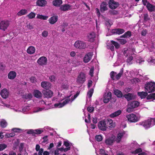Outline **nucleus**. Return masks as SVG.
<instances>
[{
  "instance_id": "53",
  "label": "nucleus",
  "mask_w": 155,
  "mask_h": 155,
  "mask_svg": "<svg viewBox=\"0 0 155 155\" xmlns=\"http://www.w3.org/2000/svg\"><path fill=\"white\" fill-rule=\"evenodd\" d=\"M95 139L98 141H100L102 140V137L101 135H98L95 136Z\"/></svg>"
},
{
  "instance_id": "18",
  "label": "nucleus",
  "mask_w": 155,
  "mask_h": 155,
  "mask_svg": "<svg viewBox=\"0 0 155 155\" xmlns=\"http://www.w3.org/2000/svg\"><path fill=\"white\" fill-rule=\"evenodd\" d=\"M43 130H42L36 129L35 130H30L27 132V133L29 134H40L42 132Z\"/></svg>"
},
{
  "instance_id": "59",
  "label": "nucleus",
  "mask_w": 155,
  "mask_h": 155,
  "mask_svg": "<svg viewBox=\"0 0 155 155\" xmlns=\"http://www.w3.org/2000/svg\"><path fill=\"white\" fill-rule=\"evenodd\" d=\"M64 145L66 147H71V144L68 141H64Z\"/></svg>"
},
{
  "instance_id": "30",
  "label": "nucleus",
  "mask_w": 155,
  "mask_h": 155,
  "mask_svg": "<svg viewBox=\"0 0 155 155\" xmlns=\"http://www.w3.org/2000/svg\"><path fill=\"white\" fill-rule=\"evenodd\" d=\"M121 110H119L111 114L110 115V116L111 118H114L118 116L121 113Z\"/></svg>"
},
{
  "instance_id": "39",
  "label": "nucleus",
  "mask_w": 155,
  "mask_h": 155,
  "mask_svg": "<svg viewBox=\"0 0 155 155\" xmlns=\"http://www.w3.org/2000/svg\"><path fill=\"white\" fill-rule=\"evenodd\" d=\"M114 93L118 97H120L122 96V94L121 91L118 90H115Z\"/></svg>"
},
{
  "instance_id": "40",
  "label": "nucleus",
  "mask_w": 155,
  "mask_h": 155,
  "mask_svg": "<svg viewBox=\"0 0 155 155\" xmlns=\"http://www.w3.org/2000/svg\"><path fill=\"white\" fill-rule=\"evenodd\" d=\"M123 73V69L121 68L120 69L119 73L118 74L116 75L115 76L117 80L119 79L120 78L121 76L122 75Z\"/></svg>"
},
{
  "instance_id": "8",
  "label": "nucleus",
  "mask_w": 155,
  "mask_h": 155,
  "mask_svg": "<svg viewBox=\"0 0 155 155\" xmlns=\"http://www.w3.org/2000/svg\"><path fill=\"white\" fill-rule=\"evenodd\" d=\"M104 121L107 128L108 127L110 129H111L115 126V124L113 123L112 120L111 119L109 118L106 119L104 120Z\"/></svg>"
},
{
  "instance_id": "45",
  "label": "nucleus",
  "mask_w": 155,
  "mask_h": 155,
  "mask_svg": "<svg viewBox=\"0 0 155 155\" xmlns=\"http://www.w3.org/2000/svg\"><path fill=\"white\" fill-rule=\"evenodd\" d=\"M147 99H155V93H152L148 95L147 97Z\"/></svg>"
},
{
  "instance_id": "37",
  "label": "nucleus",
  "mask_w": 155,
  "mask_h": 155,
  "mask_svg": "<svg viewBox=\"0 0 155 155\" xmlns=\"http://www.w3.org/2000/svg\"><path fill=\"white\" fill-rule=\"evenodd\" d=\"M28 13L27 10L25 9H22L18 13L17 15L19 16L25 15Z\"/></svg>"
},
{
  "instance_id": "14",
  "label": "nucleus",
  "mask_w": 155,
  "mask_h": 155,
  "mask_svg": "<svg viewBox=\"0 0 155 155\" xmlns=\"http://www.w3.org/2000/svg\"><path fill=\"white\" fill-rule=\"evenodd\" d=\"M0 94L2 98L6 99L8 97L9 93L7 89H3L1 91Z\"/></svg>"
},
{
  "instance_id": "22",
  "label": "nucleus",
  "mask_w": 155,
  "mask_h": 155,
  "mask_svg": "<svg viewBox=\"0 0 155 155\" xmlns=\"http://www.w3.org/2000/svg\"><path fill=\"white\" fill-rule=\"evenodd\" d=\"M99 128L102 130H105L107 129L106 125L104 124V120L100 121L98 124Z\"/></svg>"
},
{
  "instance_id": "56",
  "label": "nucleus",
  "mask_w": 155,
  "mask_h": 155,
  "mask_svg": "<svg viewBox=\"0 0 155 155\" xmlns=\"http://www.w3.org/2000/svg\"><path fill=\"white\" fill-rule=\"evenodd\" d=\"M53 152L54 150H50L49 152L47 151H45L43 152V154L44 155H49L50 153L52 154L53 153Z\"/></svg>"
},
{
  "instance_id": "58",
  "label": "nucleus",
  "mask_w": 155,
  "mask_h": 155,
  "mask_svg": "<svg viewBox=\"0 0 155 155\" xmlns=\"http://www.w3.org/2000/svg\"><path fill=\"white\" fill-rule=\"evenodd\" d=\"M100 153L102 155H108V154L105 153V150L102 149H100Z\"/></svg>"
},
{
  "instance_id": "9",
  "label": "nucleus",
  "mask_w": 155,
  "mask_h": 155,
  "mask_svg": "<svg viewBox=\"0 0 155 155\" xmlns=\"http://www.w3.org/2000/svg\"><path fill=\"white\" fill-rule=\"evenodd\" d=\"M9 25V21H8L3 20L0 22V29L5 31Z\"/></svg>"
},
{
  "instance_id": "4",
  "label": "nucleus",
  "mask_w": 155,
  "mask_h": 155,
  "mask_svg": "<svg viewBox=\"0 0 155 155\" xmlns=\"http://www.w3.org/2000/svg\"><path fill=\"white\" fill-rule=\"evenodd\" d=\"M139 124L140 125H143L145 128H148L155 125V119L150 118L144 122H140Z\"/></svg>"
},
{
  "instance_id": "52",
  "label": "nucleus",
  "mask_w": 155,
  "mask_h": 155,
  "mask_svg": "<svg viewBox=\"0 0 155 155\" xmlns=\"http://www.w3.org/2000/svg\"><path fill=\"white\" fill-rule=\"evenodd\" d=\"M24 97L29 100L32 97V95L31 94H28L24 95Z\"/></svg>"
},
{
  "instance_id": "31",
  "label": "nucleus",
  "mask_w": 155,
  "mask_h": 155,
  "mask_svg": "<svg viewBox=\"0 0 155 155\" xmlns=\"http://www.w3.org/2000/svg\"><path fill=\"white\" fill-rule=\"evenodd\" d=\"M33 94L34 96L37 98H41L42 96V94L41 92L38 90H35Z\"/></svg>"
},
{
  "instance_id": "38",
  "label": "nucleus",
  "mask_w": 155,
  "mask_h": 155,
  "mask_svg": "<svg viewBox=\"0 0 155 155\" xmlns=\"http://www.w3.org/2000/svg\"><path fill=\"white\" fill-rule=\"evenodd\" d=\"M131 35V32L130 31H128L126 32L123 35L121 36V37L124 38H127L130 37Z\"/></svg>"
},
{
  "instance_id": "36",
  "label": "nucleus",
  "mask_w": 155,
  "mask_h": 155,
  "mask_svg": "<svg viewBox=\"0 0 155 155\" xmlns=\"http://www.w3.org/2000/svg\"><path fill=\"white\" fill-rule=\"evenodd\" d=\"M147 92H144L143 91L138 92V95L140 96L141 99L145 98L147 95Z\"/></svg>"
},
{
  "instance_id": "47",
  "label": "nucleus",
  "mask_w": 155,
  "mask_h": 155,
  "mask_svg": "<svg viewBox=\"0 0 155 155\" xmlns=\"http://www.w3.org/2000/svg\"><path fill=\"white\" fill-rule=\"evenodd\" d=\"M105 23L107 27L110 26L113 24L111 21L109 19H106V20Z\"/></svg>"
},
{
  "instance_id": "17",
  "label": "nucleus",
  "mask_w": 155,
  "mask_h": 155,
  "mask_svg": "<svg viewBox=\"0 0 155 155\" xmlns=\"http://www.w3.org/2000/svg\"><path fill=\"white\" fill-rule=\"evenodd\" d=\"M93 55L92 53L89 52L87 53L84 58V61L85 63L88 62L91 59Z\"/></svg>"
},
{
  "instance_id": "44",
  "label": "nucleus",
  "mask_w": 155,
  "mask_h": 155,
  "mask_svg": "<svg viewBox=\"0 0 155 155\" xmlns=\"http://www.w3.org/2000/svg\"><path fill=\"white\" fill-rule=\"evenodd\" d=\"M94 89L92 88L88 92L87 94V97L89 98H91L93 94Z\"/></svg>"
},
{
  "instance_id": "2",
  "label": "nucleus",
  "mask_w": 155,
  "mask_h": 155,
  "mask_svg": "<svg viewBox=\"0 0 155 155\" xmlns=\"http://www.w3.org/2000/svg\"><path fill=\"white\" fill-rule=\"evenodd\" d=\"M134 53L131 49H125L123 52L124 55L126 57H127L126 60L127 62L129 64H132V61L133 59V57L132 56Z\"/></svg>"
},
{
  "instance_id": "64",
  "label": "nucleus",
  "mask_w": 155,
  "mask_h": 155,
  "mask_svg": "<svg viewBox=\"0 0 155 155\" xmlns=\"http://www.w3.org/2000/svg\"><path fill=\"white\" fill-rule=\"evenodd\" d=\"M50 80L51 82L54 81L55 80V77L54 75H51L49 77Z\"/></svg>"
},
{
  "instance_id": "33",
  "label": "nucleus",
  "mask_w": 155,
  "mask_h": 155,
  "mask_svg": "<svg viewBox=\"0 0 155 155\" xmlns=\"http://www.w3.org/2000/svg\"><path fill=\"white\" fill-rule=\"evenodd\" d=\"M62 3V0H55L53 1V5L56 7H58Z\"/></svg>"
},
{
  "instance_id": "50",
  "label": "nucleus",
  "mask_w": 155,
  "mask_h": 155,
  "mask_svg": "<svg viewBox=\"0 0 155 155\" xmlns=\"http://www.w3.org/2000/svg\"><path fill=\"white\" fill-rule=\"evenodd\" d=\"M147 61L150 64H153L155 63V59H152V58L148 59Z\"/></svg>"
},
{
  "instance_id": "54",
  "label": "nucleus",
  "mask_w": 155,
  "mask_h": 155,
  "mask_svg": "<svg viewBox=\"0 0 155 155\" xmlns=\"http://www.w3.org/2000/svg\"><path fill=\"white\" fill-rule=\"evenodd\" d=\"M15 133L13 132L10 134H7L5 135V136L7 137H14L15 135Z\"/></svg>"
},
{
  "instance_id": "11",
  "label": "nucleus",
  "mask_w": 155,
  "mask_h": 155,
  "mask_svg": "<svg viewBox=\"0 0 155 155\" xmlns=\"http://www.w3.org/2000/svg\"><path fill=\"white\" fill-rule=\"evenodd\" d=\"M85 81V76L83 73H81L78 75L77 82L79 84H83Z\"/></svg>"
},
{
  "instance_id": "13",
  "label": "nucleus",
  "mask_w": 155,
  "mask_h": 155,
  "mask_svg": "<svg viewBox=\"0 0 155 155\" xmlns=\"http://www.w3.org/2000/svg\"><path fill=\"white\" fill-rule=\"evenodd\" d=\"M71 5L69 4H64L61 6L60 9L61 11H67L71 9Z\"/></svg>"
},
{
  "instance_id": "3",
  "label": "nucleus",
  "mask_w": 155,
  "mask_h": 155,
  "mask_svg": "<svg viewBox=\"0 0 155 155\" xmlns=\"http://www.w3.org/2000/svg\"><path fill=\"white\" fill-rule=\"evenodd\" d=\"M74 46L77 49H83L87 48L88 45L83 41L78 40L75 41Z\"/></svg>"
},
{
  "instance_id": "1",
  "label": "nucleus",
  "mask_w": 155,
  "mask_h": 155,
  "mask_svg": "<svg viewBox=\"0 0 155 155\" xmlns=\"http://www.w3.org/2000/svg\"><path fill=\"white\" fill-rule=\"evenodd\" d=\"M78 95L79 93H77L74 95L73 98H72V97L71 99L70 98V96L68 97V98L63 101L62 103L59 102L58 103L55 104H54V106L56 107H61L64 106L66 104L72 102L78 97Z\"/></svg>"
},
{
  "instance_id": "6",
  "label": "nucleus",
  "mask_w": 155,
  "mask_h": 155,
  "mask_svg": "<svg viewBox=\"0 0 155 155\" xmlns=\"http://www.w3.org/2000/svg\"><path fill=\"white\" fill-rule=\"evenodd\" d=\"M128 121L130 122H136L139 120V118L134 114L127 115L126 116Z\"/></svg>"
},
{
  "instance_id": "41",
  "label": "nucleus",
  "mask_w": 155,
  "mask_h": 155,
  "mask_svg": "<svg viewBox=\"0 0 155 155\" xmlns=\"http://www.w3.org/2000/svg\"><path fill=\"white\" fill-rule=\"evenodd\" d=\"M136 62L138 63L139 64H143L144 60L143 59L141 58L140 57H138L136 58Z\"/></svg>"
},
{
  "instance_id": "32",
  "label": "nucleus",
  "mask_w": 155,
  "mask_h": 155,
  "mask_svg": "<svg viewBox=\"0 0 155 155\" xmlns=\"http://www.w3.org/2000/svg\"><path fill=\"white\" fill-rule=\"evenodd\" d=\"M53 93L51 90L47 91L44 93V95L45 97L47 98L51 97L53 95Z\"/></svg>"
},
{
  "instance_id": "48",
  "label": "nucleus",
  "mask_w": 155,
  "mask_h": 155,
  "mask_svg": "<svg viewBox=\"0 0 155 155\" xmlns=\"http://www.w3.org/2000/svg\"><path fill=\"white\" fill-rule=\"evenodd\" d=\"M27 17L30 19H32L35 17V14L31 12L27 16Z\"/></svg>"
},
{
  "instance_id": "16",
  "label": "nucleus",
  "mask_w": 155,
  "mask_h": 155,
  "mask_svg": "<svg viewBox=\"0 0 155 155\" xmlns=\"http://www.w3.org/2000/svg\"><path fill=\"white\" fill-rule=\"evenodd\" d=\"M125 134V132L123 131L119 133L117 135V137L116 139L115 140L117 143H119L121 140V139L123 137Z\"/></svg>"
},
{
  "instance_id": "5",
  "label": "nucleus",
  "mask_w": 155,
  "mask_h": 155,
  "mask_svg": "<svg viewBox=\"0 0 155 155\" xmlns=\"http://www.w3.org/2000/svg\"><path fill=\"white\" fill-rule=\"evenodd\" d=\"M144 88L146 92L150 93L153 92L155 90V83L152 82H147Z\"/></svg>"
},
{
  "instance_id": "10",
  "label": "nucleus",
  "mask_w": 155,
  "mask_h": 155,
  "mask_svg": "<svg viewBox=\"0 0 155 155\" xmlns=\"http://www.w3.org/2000/svg\"><path fill=\"white\" fill-rule=\"evenodd\" d=\"M47 61V60L46 58L44 56H42L38 60L37 62L39 65L43 66L46 64Z\"/></svg>"
},
{
  "instance_id": "23",
  "label": "nucleus",
  "mask_w": 155,
  "mask_h": 155,
  "mask_svg": "<svg viewBox=\"0 0 155 155\" xmlns=\"http://www.w3.org/2000/svg\"><path fill=\"white\" fill-rule=\"evenodd\" d=\"M16 76V73L13 71H10L8 74V78L11 80H13L15 79Z\"/></svg>"
},
{
  "instance_id": "42",
  "label": "nucleus",
  "mask_w": 155,
  "mask_h": 155,
  "mask_svg": "<svg viewBox=\"0 0 155 155\" xmlns=\"http://www.w3.org/2000/svg\"><path fill=\"white\" fill-rule=\"evenodd\" d=\"M7 123L4 120H2L0 121V125L2 127L4 128L7 125Z\"/></svg>"
},
{
  "instance_id": "46",
  "label": "nucleus",
  "mask_w": 155,
  "mask_h": 155,
  "mask_svg": "<svg viewBox=\"0 0 155 155\" xmlns=\"http://www.w3.org/2000/svg\"><path fill=\"white\" fill-rule=\"evenodd\" d=\"M107 48H108L110 49L112 51H114V48L113 44L112 43H108L107 45Z\"/></svg>"
},
{
  "instance_id": "19",
  "label": "nucleus",
  "mask_w": 155,
  "mask_h": 155,
  "mask_svg": "<svg viewBox=\"0 0 155 155\" xmlns=\"http://www.w3.org/2000/svg\"><path fill=\"white\" fill-rule=\"evenodd\" d=\"M41 86L43 88L48 89L51 88V84L47 81H42L41 83Z\"/></svg>"
},
{
  "instance_id": "51",
  "label": "nucleus",
  "mask_w": 155,
  "mask_h": 155,
  "mask_svg": "<svg viewBox=\"0 0 155 155\" xmlns=\"http://www.w3.org/2000/svg\"><path fill=\"white\" fill-rule=\"evenodd\" d=\"M111 42L112 43V44H113L114 46L117 49L119 48L120 45L117 42L113 41H111Z\"/></svg>"
},
{
  "instance_id": "24",
  "label": "nucleus",
  "mask_w": 155,
  "mask_h": 155,
  "mask_svg": "<svg viewBox=\"0 0 155 155\" xmlns=\"http://www.w3.org/2000/svg\"><path fill=\"white\" fill-rule=\"evenodd\" d=\"M58 19V16L57 15L53 16L50 18L48 20L49 22L51 24H54L56 23Z\"/></svg>"
},
{
  "instance_id": "25",
  "label": "nucleus",
  "mask_w": 155,
  "mask_h": 155,
  "mask_svg": "<svg viewBox=\"0 0 155 155\" xmlns=\"http://www.w3.org/2000/svg\"><path fill=\"white\" fill-rule=\"evenodd\" d=\"M47 4L45 0H38L36 2L37 5L41 7H43Z\"/></svg>"
},
{
  "instance_id": "21",
  "label": "nucleus",
  "mask_w": 155,
  "mask_h": 155,
  "mask_svg": "<svg viewBox=\"0 0 155 155\" xmlns=\"http://www.w3.org/2000/svg\"><path fill=\"white\" fill-rule=\"evenodd\" d=\"M139 105V103L137 101H134L131 102H129L128 107H131L133 109L137 107Z\"/></svg>"
},
{
  "instance_id": "60",
  "label": "nucleus",
  "mask_w": 155,
  "mask_h": 155,
  "mask_svg": "<svg viewBox=\"0 0 155 155\" xmlns=\"http://www.w3.org/2000/svg\"><path fill=\"white\" fill-rule=\"evenodd\" d=\"M116 74V72H114V71H112L110 72V75L111 78L113 80H114V76Z\"/></svg>"
},
{
  "instance_id": "20",
  "label": "nucleus",
  "mask_w": 155,
  "mask_h": 155,
  "mask_svg": "<svg viewBox=\"0 0 155 155\" xmlns=\"http://www.w3.org/2000/svg\"><path fill=\"white\" fill-rule=\"evenodd\" d=\"M107 4L106 2H103L100 5V10L101 12H104L107 10Z\"/></svg>"
},
{
  "instance_id": "26",
  "label": "nucleus",
  "mask_w": 155,
  "mask_h": 155,
  "mask_svg": "<svg viewBox=\"0 0 155 155\" xmlns=\"http://www.w3.org/2000/svg\"><path fill=\"white\" fill-rule=\"evenodd\" d=\"M111 97V94L110 92H108L107 95H105L104 99V103H107L110 101Z\"/></svg>"
},
{
  "instance_id": "57",
  "label": "nucleus",
  "mask_w": 155,
  "mask_h": 155,
  "mask_svg": "<svg viewBox=\"0 0 155 155\" xmlns=\"http://www.w3.org/2000/svg\"><path fill=\"white\" fill-rule=\"evenodd\" d=\"M48 35V31H44L42 33V35L44 37H46Z\"/></svg>"
},
{
  "instance_id": "27",
  "label": "nucleus",
  "mask_w": 155,
  "mask_h": 155,
  "mask_svg": "<svg viewBox=\"0 0 155 155\" xmlns=\"http://www.w3.org/2000/svg\"><path fill=\"white\" fill-rule=\"evenodd\" d=\"M35 51V48L34 46H29L27 49V51L28 54H33Z\"/></svg>"
},
{
  "instance_id": "29",
  "label": "nucleus",
  "mask_w": 155,
  "mask_h": 155,
  "mask_svg": "<svg viewBox=\"0 0 155 155\" xmlns=\"http://www.w3.org/2000/svg\"><path fill=\"white\" fill-rule=\"evenodd\" d=\"M130 146L132 149H135L139 147V145L135 141H134L132 142Z\"/></svg>"
},
{
  "instance_id": "61",
  "label": "nucleus",
  "mask_w": 155,
  "mask_h": 155,
  "mask_svg": "<svg viewBox=\"0 0 155 155\" xmlns=\"http://www.w3.org/2000/svg\"><path fill=\"white\" fill-rule=\"evenodd\" d=\"M119 42L122 45L125 44L126 42V41L124 39H119Z\"/></svg>"
},
{
  "instance_id": "7",
  "label": "nucleus",
  "mask_w": 155,
  "mask_h": 155,
  "mask_svg": "<svg viewBox=\"0 0 155 155\" xmlns=\"http://www.w3.org/2000/svg\"><path fill=\"white\" fill-rule=\"evenodd\" d=\"M115 136L114 135L106 138L105 140L106 144L109 146H112L115 140Z\"/></svg>"
},
{
  "instance_id": "15",
  "label": "nucleus",
  "mask_w": 155,
  "mask_h": 155,
  "mask_svg": "<svg viewBox=\"0 0 155 155\" xmlns=\"http://www.w3.org/2000/svg\"><path fill=\"white\" fill-rule=\"evenodd\" d=\"M95 38V34L94 32L91 33L87 35V39L89 41L93 42Z\"/></svg>"
},
{
  "instance_id": "63",
  "label": "nucleus",
  "mask_w": 155,
  "mask_h": 155,
  "mask_svg": "<svg viewBox=\"0 0 155 155\" xmlns=\"http://www.w3.org/2000/svg\"><path fill=\"white\" fill-rule=\"evenodd\" d=\"M6 147V146L5 144H0V151L3 150Z\"/></svg>"
},
{
  "instance_id": "28",
  "label": "nucleus",
  "mask_w": 155,
  "mask_h": 155,
  "mask_svg": "<svg viewBox=\"0 0 155 155\" xmlns=\"http://www.w3.org/2000/svg\"><path fill=\"white\" fill-rule=\"evenodd\" d=\"M125 32V30L121 28H116L113 30V32L115 34L120 35Z\"/></svg>"
},
{
  "instance_id": "62",
  "label": "nucleus",
  "mask_w": 155,
  "mask_h": 155,
  "mask_svg": "<svg viewBox=\"0 0 155 155\" xmlns=\"http://www.w3.org/2000/svg\"><path fill=\"white\" fill-rule=\"evenodd\" d=\"M142 151V150L141 148H138L136 149L135 151H134V153H140Z\"/></svg>"
},
{
  "instance_id": "35",
  "label": "nucleus",
  "mask_w": 155,
  "mask_h": 155,
  "mask_svg": "<svg viewBox=\"0 0 155 155\" xmlns=\"http://www.w3.org/2000/svg\"><path fill=\"white\" fill-rule=\"evenodd\" d=\"M147 7L150 11L152 12L155 10V7L149 3H147Z\"/></svg>"
},
{
  "instance_id": "43",
  "label": "nucleus",
  "mask_w": 155,
  "mask_h": 155,
  "mask_svg": "<svg viewBox=\"0 0 155 155\" xmlns=\"http://www.w3.org/2000/svg\"><path fill=\"white\" fill-rule=\"evenodd\" d=\"M37 18L38 19L45 20H47L48 18V17L40 15H38Z\"/></svg>"
},
{
  "instance_id": "12",
  "label": "nucleus",
  "mask_w": 155,
  "mask_h": 155,
  "mask_svg": "<svg viewBox=\"0 0 155 155\" xmlns=\"http://www.w3.org/2000/svg\"><path fill=\"white\" fill-rule=\"evenodd\" d=\"M118 6V3L114 2V0H110L109 2V6L110 8L112 9L116 8Z\"/></svg>"
},
{
  "instance_id": "49",
  "label": "nucleus",
  "mask_w": 155,
  "mask_h": 155,
  "mask_svg": "<svg viewBox=\"0 0 155 155\" xmlns=\"http://www.w3.org/2000/svg\"><path fill=\"white\" fill-rule=\"evenodd\" d=\"M68 87V82L66 81L64 83H63L62 85L61 86V89H67Z\"/></svg>"
},
{
  "instance_id": "34",
  "label": "nucleus",
  "mask_w": 155,
  "mask_h": 155,
  "mask_svg": "<svg viewBox=\"0 0 155 155\" xmlns=\"http://www.w3.org/2000/svg\"><path fill=\"white\" fill-rule=\"evenodd\" d=\"M124 97L128 101H130L134 99L133 95L130 93H128L127 94H125L124 95Z\"/></svg>"
},
{
  "instance_id": "55",
  "label": "nucleus",
  "mask_w": 155,
  "mask_h": 155,
  "mask_svg": "<svg viewBox=\"0 0 155 155\" xmlns=\"http://www.w3.org/2000/svg\"><path fill=\"white\" fill-rule=\"evenodd\" d=\"M94 108L91 106H89L87 108V111L90 112L91 113L94 110Z\"/></svg>"
}]
</instances>
